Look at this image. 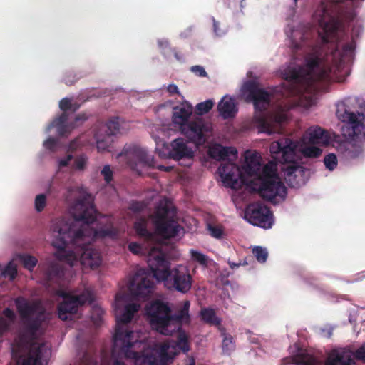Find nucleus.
<instances>
[{"instance_id": "nucleus-11", "label": "nucleus", "mask_w": 365, "mask_h": 365, "mask_svg": "<svg viewBox=\"0 0 365 365\" xmlns=\"http://www.w3.org/2000/svg\"><path fill=\"white\" fill-rule=\"evenodd\" d=\"M58 294L63 298L57 307L58 318L63 321L68 320L76 314L80 306L86 303L91 304L94 299L92 292L88 289L83 290L78 295H73L64 291H59Z\"/></svg>"}, {"instance_id": "nucleus-29", "label": "nucleus", "mask_w": 365, "mask_h": 365, "mask_svg": "<svg viewBox=\"0 0 365 365\" xmlns=\"http://www.w3.org/2000/svg\"><path fill=\"white\" fill-rule=\"evenodd\" d=\"M148 221L144 218L137 220L133 225V228L137 234L141 238L148 242H153L155 238V234L148 230Z\"/></svg>"}, {"instance_id": "nucleus-57", "label": "nucleus", "mask_w": 365, "mask_h": 365, "mask_svg": "<svg viewBox=\"0 0 365 365\" xmlns=\"http://www.w3.org/2000/svg\"><path fill=\"white\" fill-rule=\"evenodd\" d=\"M167 91L170 95H173L175 93L180 94L178 88L175 84H170L167 88Z\"/></svg>"}, {"instance_id": "nucleus-9", "label": "nucleus", "mask_w": 365, "mask_h": 365, "mask_svg": "<svg viewBox=\"0 0 365 365\" xmlns=\"http://www.w3.org/2000/svg\"><path fill=\"white\" fill-rule=\"evenodd\" d=\"M175 210L168 204H160L153 215V224L156 233L165 239H170L178 235L181 227L174 220Z\"/></svg>"}, {"instance_id": "nucleus-7", "label": "nucleus", "mask_w": 365, "mask_h": 365, "mask_svg": "<svg viewBox=\"0 0 365 365\" xmlns=\"http://www.w3.org/2000/svg\"><path fill=\"white\" fill-rule=\"evenodd\" d=\"M148 321L153 329L169 336L173 333L171 327V308L168 302L155 299L145 307Z\"/></svg>"}, {"instance_id": "nucleus-42", "label": "nucleus", "mask_w": 365, "mask_h": 365, "mask_svg": "<svg viewBox=\"0 0 365 365\" xmlns=\"http://www.w3.org/2000/svg\"><path fill=\"white\" fill-rule=\"evenodd\" d=\"M46 204V197L44 194L36 195L35 199V209L40 212L43 210Z\"/></svg>"}, {"instance_id": "nucleus-33", "label": "nucleus", "mask_w": 365, "mask_h": 365, "mask_svg": "<svg viewBox=\"0 0 365 365\" xmlns=\"http://www.w3.org/2000/svg\"><path fill=\"white\" fill-rule=\"evenodd\" d=\"M120 118L119 117H112L106 123V133L110 136L115 135L120 131Z\"/></svg>"}, {"instance_id": "nucleus-44", "label": "nucleus", "mask_w": 365, "mask_h": 365, "mask_svg": "<svg viewBox=\"0 0 365 365\" xmlns=\"http://www.w3.org/2000/svg\"><path fill=\"white\" fill-rule=\"evenodd\" d=\"M101 173L107 183H109L113 180V171L110 169V165H104Z\"/></svg>"}, {"instance_id": "nucleus-45", "label": "nucleus", "mask_w": 365, "mask_h": 365, "mask_svg": "<svg viewBox=\"0 0 365 365\" xmlns=\"http://www.w3.org/2000/svg\"><path fill=\"white\" fill-rule=\"evenodd\" d=\"M302 172L303 168L302 166L297 165L296 164L291 165L287 168V175L288 176H297V173H301Z\"/></svg>"}, {"instance_id": "nucleus-12", "label": "nucleus", "mask_w": 365, "mask_h": 365, "mask_svg": "<svg viewBox=\"0 0 365 365\" xmlns=\"http://www.w3.org/2000/svg\"><path fill=\"white\" fill-rule=\"evenodd\" d=\"M179 129L190 142L196 145H203L207 140V133L211 131V125L202 118L197 117Z\"/></svg>"}, {"instance_id": "nucleus-50", "label": "nucleus", "mask_w": 365, "mask_h": 365, "mask_svg": "<svg viewBox=\"0 0 365 365\" xmlns=\"http://www.w3.org/2000/svg\"><path fill=\"white\" fill-rule=\"evenodd\" d=\"M261 127H262L263 132L267 133L269 135L274 133V130L272 129L270 123H269L264 119H262L261 120Z\"/></svg>"}, {"instance_id": "nucleus-31", "label": "nucleus", "mask_w": 365, "mask_h": 365, "mask_svg": "<svg viewBox=\"0 0 365 365\" xmlns=\"http://www.w3.org/2000/svg\"><path fill=\"white\" fill-rule=\"evenodd\" d=\"M202 319L210 325L220 326L221 320L216 316V313L213 309L204 308L200 312Z\"/></svg>"}, {"instance_id": "nucleus-61", "label": "nucleus", "mask_w": 365, "mask_h": 365, "mask_svg": "<svg viewBox=\"0 0 365 365\" xmlns=\"http://www.w3.org/2000/svg\"><path fill=\"white\" fill-rule=\"evenodd\" d=\"M113 365H126V364L123 361L116 359L113 361Z\"/></svg>"}, {"instance_id": "nucleus-21", "label": "nucleus", "mask_w": 365, "mask_h": 365, "mask_svg": "<svg viewBox=\"0 0 365 365\" xmlns=\"http://www.w3.org/2000/svg\"><path fill=\"white\" fill-rule=\"evenodd\" d=\"M43 279L48 286H60L64 277V269L58 263L50 262L42 266Z\"/></svg>"}, {"instance_id": "nucleus-1", "label": "nucleus", "mask_w": 365, "mask_h": 365, "mask_svg": "<svg viewBox=\"0 0 365 365\" xmlns=\"http://www.w3.org/2000/svg\"><path fill=\"white\" fill-rule=\"evenodd\" d=\"M73 220L57 219L52 222L51 230L55 240L52 245L58 249L56 257L71 266L77 259L73 251H67L68 245L79 247L80 261L83 266L91 269L98 267L102 262L98 250L93 248L90 240L106 237L116 238L118 230L111 222L99 229L91 227L96 220V210L89 197L78 200L71 210Z\"/></svg>"}, {"instance_id": "nucleus-17", "label": "nucleus", "mask_w": 365, "mask_h": 365, "mask_svg": "<svg viewBox=\"0 0 365 365\" xmlns=\"http://www.w3.org/2000/svg\"><path fill=\"white\" fill-rule=\"evenodd\" d=\"M232 160H233L230 159L221 163L218 171L225 186L237 189L245 183V179L240 167Z\"/></svg>"}, {"instance_id": "nucleus-15", "label": "nucleus", "mask_w": 365, "mask_h": 365, "mask_svg": "<svg viewBox=\"0 0 365 365\" xmlns=\"http://www.w3.org/2000/svg\"><path fill=\"white\" fill-rule=\"evenodd\" d=\"M245 218L255 226L270 228L273 225V215L269 208L262 204H253L247 207Z\"/></svg>"}, {"instance_id": "nucleus-26", "label": "nucleus", "mask_w": 365, "mask_h": 365, "mask_svg": "<svg viewBox=\"0 0 365 365\" xmlns=\"http://www.w3.org/2000/svg\"><path fill=\"white\" fill-rule=\"evenodd\" d=\"M210 158L220 161L226 162V160H235L237 157V151L232 147H223L221 145H215L209 149Z\"/></svg>"}, {"instance_id": "nucleus-41", "label": "nucleus", "mask_w": 365, "mask_h": 365, "mask_svg": "<svg viewBox=\"0 0 365 365\" xmlns=\"http://www.w3.org/2000/svg\"><path fill=\"white\" fill-rule=\"evenodd\" d=\"M324 163L327 169L333 170L337 165V158L335 154L329 153L324 158Z\"/></svg>"}, {"instance_id": "nucleus-36", "label": "nucleus", "mask_w": 365, "mask_h": 365, "mask_svg": "<svg viewBox=\"0 0 365 365\" xmlns=\"http://www.w3.org/2000/svg\"><path fill=\"white\" fill-rule=\"evenodd\" d=\"M322 150L313 145H305L302 148V153L307 158H318L321 155Z\"/></svg>"}, {"instance_id": "nucleus-43", "label": "nucleus", "mask_w": 365, "mask_h": 365, "mask_svg": "<svg viewBox=\"0 0 365 365\" xmlns=\"http://www.w3.org/2000/svg\"><path fill=\"white\" fill-rule=\"evenodd\" d=\"M87 164V158L82 155L75 159L73 168L76 170H83Z\"/></svg>"}, {"instance_id": "nucleus-59", "label": "nucleus", "mask_w": 365, "mask_h": 365, "mask_svg": "<svg viewBox=\"0 0 365 365\" xmlns=\"http://www.w3.org/2000/svg\"><path fill=\"white\" fill-rule=\"evenodd\" d=\"M87 119L86 116L85 115H78L76 118L75 121L78 122L79 120L84 121Z\"/></svg>"}, {"instance_id": "nucleus-47", "label": "nucleus", "mask_w": 365, "mask_h": 365, "mask_svg": "<svg viewBox=\"0 0 365 365\" xmlns=\"http://www.w3.org/2000/svg\"><path fill=\"white\" fill-rule=\"evenodd\" d=\"M43 145L46 149L54 151L56 148L57 140L53 138H48L44 141Z\"/></svg>"}, {"instance_id": "nucleus-53", "label": "nucleus", "mask_w": 365, "mask_h": 365, "mask_svg": "<svg viewBox=\"0 0 365 365\" xmlns=\"http://www.w3.org/2000/svg\"><path fill=\"white\" fill-rule=\"evenodd\" d=\"M274 120L279 124H282L288 120V117L285 113H278L274 116Z\"/></svg>"}, {"instance_id": "nucleus-37", "label": "nucleus", "mask_w": 365, "mask_h": 365, "mask_svg": "<svg viewBox=\"0 0 365 365\" xmlns=\"http://www.w3.org/2000/svg\"><path fill=\"white\" fill-rule=\"evenodd\" d=\"M20 259L24 267L29 271H31L38 262V259L35 257L28 255H21Z\"/></svg>"}, {"instance_id": "nucleus-56", "label": "nucleus", "mask_w": 365, "mask_h": 365, "mask_svg": "<svg viewBox=\"0 0 365 365\" xmlns=\"http://www.w3.org/2000/svg\"><path fill=\"white\" fill-rule=\"evenodd\" d=\"M73 155L69 154L65 158L61 159L59 160V167H66L68 165L69 162L72 160Z\"/></svg>"}, {"instance_id": "nucleus-16", "label": "nucleus", "mask_w": 365, "mask_h": 365, "mask_svg": "<svg viewBox=\"0 0 365 365\" xmlns=\"http://www.w3.org/2000/svg\"><path fill=\"white\" fill-rule=\"evenodd\" d=\"M296 144L289 138H283L273 142L270 153L274 160L279 163H293L296 159Z\"/></svg>"}, {"instance_id": "nucleus-52", "label": "nucleus", "mask_w": 365, "mask_h": 365, "mask_svg": "<svg viewBox=\"0 0 365 365\" xmlns=\"http://www.w3.org/2000/svg\"><path fill=\"white\" fill-rule=\"evenodd\" d=\"M128 250L133 254H139L142 250L141 246L137 242H130L128 245Z\"/></svg>"}, {"instance_id": "nucleus-63", "label": "nucleus", "mask_w": 365, "mask_h": 365, "mask_svg": "<svg viewBox=\"0 0 365 365\" xmlns=\"http://www.w3.org/2000/svg\"><path fill=\"white\" fill-rule=\"evenodd\" d=\"M303 46V43H296L294 47L297 48V49H299L302 46Z\"/></svg>"}, {"instance_id": "nucleus-4", "label": "nucleus", "mask_w": 365, "mask_h": 365, "mask_svg": "<svg viewBox=\"0 0 365 365\" xmlns=\"http://www.w3.org/2000/svg\"><path fill=\"white\" fill-rule=\"evenodd\" d=\"M148 264L153 277L164 282L165 286L182 294L187 293L192 284V277L188 269L178 265L170 269V262L160 250H152L148 257Z\"/></svg>"}, {"instance_id": "nucleus-20", "label": "nucleus", "mask_w": 365, "mask_h": 365, "mask_svg": "<svg viewBox=\"0 0 365 365\" xmlns=\"http://www.w3.org/2000/svg\"><path fill=\"white\" fill-rule=\"evenodd\" d=\"M51 354V349L45 344H31L28 356L23 361V365H43V361Z\"/></svg>"}, {"instance_id": "nucleus-14", "label": "nucleus", "mask_w": 365, "mask_h": 365, "mask_svg": "<svg viewBox=\"0 0 365 365\" xmlns=\"http://www.w3.org/2000/svg\"><path fill=\"white\" fill-rule=\"evenodd\" d=\"M59 108L63 113L53 120L48 125V130L56 128L58 135L64 136L69 134L75 127L73 123H68V114L67 111L71 110L73 113L78 108V106L73 105L69 98H64L60 101Z\"/></svg>"}, {"instance_id": "nucleus-24", "label": "nucleus", "mask_w": 365, "mask_h": 365, "mask_svg": "<svg viewBox=\"0 0 365 365\" xmlns=\"http://www.w3.org/2000/svg\"><path fill=\"white\" fill-rule=\"evenodd\" d=\"M193 108L192 105L187 102H184L179 106H175L173 110L172 120L175 125L181 128L189 121L192 114Z\"/></svg>"}, {"instance_id": "nucleus-58", "label": "nucleus", "mask_w": 365, "mask_h": 365, "mask_svg": "<svg viewBox=\"0 0 365 365\" xmlns=\"http://www.w3.org/2000/svg\"><path fill=\"white\" fill-rule=\"evenodd\" d=\"M354 50V46L351 43H346L343 46L344 53L351 52Z\"/></svg>"}, {"instance_id": "nucleus-18", "label": "nucleus", "mask_w": 365, "mask_h": 365, "mask_svg": "<svg viewBox=\"0 0 365 365\" xmlns=\"http://www.w3.org/2000/svg\"><path fill=\"white\" fill-rule=\"evenodd\" d=\"M160 345L161 361L169 363L180 352L187 353L190 350V346L187 338L185 334H180L178 341H165Z\"/></svg>"}, {"instance_id": "nucleus-6", "label": "nucleus", "mask_w": 365, "mask_h": 365, "mask_svg": "<svg viewBox=\"0 0 365 365\" xmlns=\"http://www.w3.org/2000/svg\"><path fill=\"white\" fill-rule=\"evenodd\" d=\"M16 310L22 319L26 334L34 337L45 318V310L38 301H29L19 296L14 299Z\"/></svg>"}, {"instance_id": "nucleus-3", "label": "nucleus", "mask_w": 365, "mask_h": 365, "mask_svg": "<svg viewBox=\"0 0 365 365\" xmlns=\"http://www.w3.org/2000/svg\"><path fill=\"white\" fill-rule=\"evenodd\" d=\"M243 171L252 179L248 182L250 189L264 200L273 202L277 197L284 200L287 187L277 173V164L269 161L263 167L257 153L245 157Z\"/></svg>"}, {"instance_id": "nucleus-8", "label": "nucleus", "mask_w": 365, "mask_h": 365, "mask_svg": "<svg viewBox=\"0 0 365 365\" xmlns=\"http://www.w3.org/2000/svg\"><path fill=\"white\" fill-rule=\"evenodd\" d=\"M117 158L120 163L125 164L132 170H137L138 164L149 168H156L159 170L165 172H170L173 168L172 166L155 165L154 158L149 155L145 149L135 145H125L123 150L118 154Z\"/></svg>"}, {"instance_id": "nucleus-28", "label": "nucleus", "mask_w": 365, "mask_h": 365, "mask_svg": "<svg viewBox=\"0 0 365 365\" xmlns=\"http://www.w3.org/2000/svg\"><path fill=\"white\" fill-rule=\"evenodd\" d=\"M140 308V306L135 303H130L127 304L125 307V309L123 313L121 314V316L118 318L117 322H118V327L116 329H120V330L123 332L126 331L127 329H124L123 327L120 326V324H127L128 323L130 322L132 319L133 318L134 314L138 312ZM117 330H115V332ZM128 331H130V330H128Z\"/></svg>"}, {"instance_id": "nucleus-35", "label": "nucleus", "mask_w": 365, "mask_h": 365, "mask_svg": "<svg viewBox=\"0 0 365 365\" xmlns=\"http://www.w3.org/2000/svg\"><path fill=\"white\" fill-rule=\"evenodd\" d=\"M104 310L98 305H93L91 311V318L96 326H99L103 319Z\"/></svg>"}, {"instance_id": "nucleus-38", "label": "nucleus", "mask_w": 365, "mask_h": 365, "mask_svg": "<svg viewBox=\"0 0 365 365\" xmlns=\"http://www.w3.org/2000/svg\"><path fill=\"white\" fill-rule=\"evenodd\" d=\"M252 253L256 257L257 260L260 263L265 262L268 257V252L267 250L260 246L255 247L252 250Z\"/></svg>"}, {"instance_id": "nucleus-51", "label": "nucleus", "mask_w": 365, "mask_h": 365, "mask_svg": "<svg viewBox=\"0 0 365 365\" xmlns=\"http://www.w3.org/2000/svg\"><path fill=\"white\" fill-rule=\"evenodd\" d=\"M10 322L4 317H0V334L7 331L9 328Z\"/></svg>"}, {"instance_id": "nucleus-22", "label": "nucleus", "mask_w": 365, "mask_h": 365, "mask_svg": "<svg viewBox=\"0 0 365 365\" xmlns=\"http://www.w3.org/2000/svg\"><path fill=\"white\" fill-rule=\"evenodd\" d=\"M304 144L327 145L330 142V136L327 131L320 127H311L303 135Z\"/></svg>"}, {"instance_id": "nucleus-60", "label": "nucleus", "mask_w": 365, "mask_h": 365, "mask_svg": "<svg viewBox=\"0 0 365 365\" xmlns=\"http://www.w3.org/2000/svg\"><path fill=\"white\" fill-rule=\"evenodd\" d=\"M186 365H195V360L193 357L188 359V363Z\"/></svg>"}, {"instance_id": "nucleus-34", "label": "nucleus", "mask_w": 365, "mask_h": 365, "mask_svg": "<svg viewBox=\"0 0 365 365\" xmlns=\"http://www.w3.org/2000/svg\"><path fill=\"white\" fill-rule=\"evenodd\" d=\"M96 138L97 149L101 152L108 150L110 145H111V143L113 142L112 137L107 134L103 138H101L98 134H96Z\"/></svg>"}, {"instance_id": "nucleus-32", "label": "nucleus", "mask_w": 365, "mask_h": 365, "mask_svg": "<svg viewBox=\"0 0 365 365\" xmlns=\"http://www.w3.org/2000/svg\"><path fill=\"white\" fill-rule=\"evenodd\" d=\"M343 147L345 149L344 154L346 158H356L362 153V148L360 145L352 143H345Z\"/></svg>"}, {"instance_id": "nucleus-23", "label": "nucleus", "mask_w": 365, "mask_h": 365, "mask_svg": "<svg viewBox=\"0 0 365 365\" xmlns=\"http://www.w3.org/2000/svg\"><path fill=\"white\" fill-rule=\"evenodd\" d=\"M170 150L169 156L170 158L180 160L183 158H192L193 151L187 145V142L183 138H177L172 141L170 144Z\"/></svg>"}, {"instance_id": "nucleus-40", "label": "nucleus", "mask_w": 365, "mask_h": 365, "mask_svg": "<svg viewBox=\"0 0 365 365\" xmlns=\"http://www.w3.org/2000/svg\"><path fill=\"white\" fill-rule=\"evenodd\" d=\"M213 101L211 100H207L204 102L199 103L196 106V109L198 114L202 115L209 112L213 107Z\"/></svg>"}, {"instance_id": "nucleus-46", "label": "nucleus", "mask_w": 365, "mask_h": 365, "mask_svg": "<svg viewBox=\"0 0 365 365\" xmlns=\"http://www.w3.org/2000/svg\"><path fill=\"white\" fill-rule=\"evenodd\" d=\"M208 230L210 232V235L215 238H220L222 235V230L217 226L208 225Z\"/></svg>"}, {"instance_id": "nucleus-62", "label": "nucleus", "mask_w": 365, "mask_h": 365, "mask_svg": "<svg viewBox=\"0 0 365 365\" xmlns=\"http://www.w3.org/2000/svg\"><path fill=\"white\" fill-rule=\"evenodd\" d=\"M229 264H230V268L233 269L235 267H239L240 266V264H236V263H234V262H229Z\"/></svg>"}, {"instance_id": "nucleus-19", "label": "nucleus", "mask_w": 365, "mask_h": 365, "mask_svg": "<svg viewBox=\"0 0 365 365\" xmlns=\"http://www.w3.org/2000/svg\"><path fill=\"white\" fill-rule=\"evenodd\" d=\"M143 270H139L130 282L129 290L131 294L138 298H145L152 292L153 282L143 275Z\"/></svg>"}, {"instance_id": "nucleus-25", "label": "nucleus", "mask_w": 365, "mask_h": 365, "mask_svg": "<svg viewBox=\"0 0 365 365\" xmlns=\"http://www.w3.org/2000/svg\"><path fill=\"white\" fill-rule=\"evenodd\" d=\"M217 110L223 119L235 118L238 111L235 99L225 96L217 105Z\"/></svg>"}, {"instance_id": "nucleus-27", "label": "nucleus", "mask_w": 365, "mask_h": 365, "mask_svg": "<svg viewBox=\"0 0 365 365\" xmlns=\"http://www.w3.org/2000/svg\"><path fill=\"white\" fill-rule=\"evenodd\" d=\"M218 330L220 333V337H222V353L224 355L230 356L235 350V338L230 333H227L226 329L223 327H219Z\"/></svg>"}, {"instance_id": "nucleus-39", "label": "nucleus", "mask_w": 365, "mask_h": 365, "mask_svg": "<svg viewBox=\"0 0 365 365\" xmlns=\"http://www.w3.org/2000/svg\"><path fill=\"white\" fill-rule=\"evenodd\" d=\"M190 254L191 257L194 261L197 262L202 266H207L208 257L205 255L194 250H190Z\"/></svg>"}, {"instance_id": "nucleus-13", "label": "nucleus", "mask_w": 365, "mask_h": 365, "mask_svg": "<svg viewBox=\"0 0 365 365\" xmlns=\"http://www.w3.org/2000/svg\"><path fill=\"white\" fill-rule=\"evenodd\" d=\"M243 90L247 93V101L253 103L255 110L264 111L269 106L271 94L264 88H259L258 82L252 80L247 81L244 83Z\"/></svg>"}, {"instance_id": "nucleus-30", "label": "nucleus", "mask_w": 365, "mask_h": 365, "mask_svg": "<svg viewBox=\"0 0 365 365\" xmlns=\"http://www.w3.org/2000/svg\"><path fill=\"white\" fill-rule=\"evenodd\" d=\"M190 301L185 300L182 302V307L175 314H173L171 313V324L174 322L178 324L188 322L190 321Z\"/></svg>"}, {"instance_id": "nucleus-10", "label": "nucleus", "mask_w": 365, "mask_h": 365, "mask_svg": "<svg viewBox=\"0 0 365 365\" xmlns=\"http://www.w3.org/2000/svg\"><path fill=\"white\" fill-rule=\"evenodd\" d=\"M336 115L341 121L346 123L343 128L345 135L354 140H361L365 138V125L362 122L365 116L362 113L358 112L356 114L351 112L348 106L341 102L336 104Z\"/></svg>"}, {"instance_id": "nucleus-2", "label": "nucleus", "mask_w": 365, "mask_h": 365, "mask_svg": "<svg viewBox=\"0 0 365 365\" xmlns=\"http://www.w3.org/2000/svg\"><path fill=\"white\" fill-rule=\"evenodd\" d=\"M319 20L321 31H318L319 43L312 47L305 56L304 66H297L284 70L285 82L277 89L282 96H300L309 92L318 81L331 79V73L340 66L341 54L337 46L327 53L325 50L329 43L336 40L339 21L334 16L326 19V10Z\"/></svg>"}, {"instance_id": "nucleus-5", "label": "nucleus", "mask_w": 365, "mask_h": 365, "mask_svg": "<svg viewBox=\"0 0 365 365\" xmlns=\"http://www.w3.org/2000/svg\"><path fill=\"white\" fill-rule=\"evenodd\" d=\"M133 331H122L120 329H117L113 336V346L118 349L119 351L124 354L127 359H134L136 365H166L168 363L161 361L160 351L159 356L154 354H141L139 352L132 350L135 343L138 341L133 339ZM160 350V346H158Z\"/></svg>"}, {"instance_id": "nucleus-55", "label": "nucleus", "mask_w": 365, "mask_h": 365, "mask_svg": "<svg viewBox=\"0 0 365 365\" xmlns=\"http://www.w3.org/2000/svg\"><path fill=\"white\" fill-rule=\"evenodd\" d=\"M143 208L144 205L140 202H134L130 205V209L135 212H140Z\"/></svg>"}, {"instance_id": "nucleus-48", "label": "nucleus", "mask_w": 365, "mask_h": 365, "mask_svg": "<svg viewBox=\"0 0 365 365\" xmlns=\"http://www.w3.org/2000/svg\"><path fill=\"white\" fill-rule=\"evenodd\" d=\"M190 70L192 72H193L200 77L207 76V72L205 71V68L201 66H193L191 67Z\"/></svg>"}, {"instance_id": "nucleus-49", "label": "nucleus", "mask_w": 365, "mask_h": 365, "mask_svg": "<svg viewBox=\"0 0 365 365\" xmlns=\"http://www.w3.org/2000/svg\"><path fill=\"white\" fill-rule=\"evenodd\" d=\"M3 317L9 319L11 323L16 319V314L10 308H5L2 312Z\"/></svg>"}, {"instance_id": "nucleus-54", "label": "nucleus", "mask_w": 365, "mask_h": 365, "mask_svg": "<svg viewBox=\"0 0 365 365\" xmlns=\"http://www.w3.org/2000/svg\"><path fill=\"white\" fill-rule=\"evenodd\" d=\"M354 356L357 359L365 360V346H362L359 347L355 351Z\"/></svg>"}]
</instances>
